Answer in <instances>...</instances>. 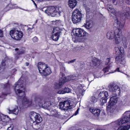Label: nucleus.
Wrapping results in <instances>:
<instances>
[{
	"instance_id": "nucleus-23",
	"label": "nucleus",
	"mask_w": 130,
	"mask_h": 130,
	"mask_svg": "<svg viewBox=\"0 0 130 130\" xmlns=\"http://www.w3.org/2000/svg\"><path fill=\"white\" fill-rule=\"evenodd\" d=\"M115 50L117 54H123L124 53V49L122 47H120V48L118 47H115Z\"/></svg>"
},
{
	"instance_id": "nucleus-7",
	"label": "nucleus",
	"mask_w": 130,
	"mask_h": 130,
	"mask_svg": "<svg viewBox=\"0 0 130 130\" xmlns=\"http://www.w3.org/2000/svg\"><path fill=\"white\" fill-rule=\"evenodd\" d=\"M82 14L78 9H76L73 12L72 16V20L74 24L79 22L82 18Z\"/></svg>"
},
{
	"instance_id": "nucleus-34",
	"label": "nucleus",
	"mask_w": 130,
	"mask_h": 130,
	"mask_svg": "<svg viewBox=\"0 0 130 130\" xmlns=\"http://www.w3.org/2000/svg\"><path fill=\"white\" fill-rule=\"evenodd\" d=\"M62 9L61 7H59L58 9L57 10V13L59 15V16H60L61 15H63V12L62 11Z\"/></svg>"
},
{
	"instance_id": "nucleus-25",
	"label": "nucleus",
	"mask_w": 130,
	"mask_h": 130,
	"mask_svg": "<svg viewBox=\"0 0 130 130\" xmlns=\"http://www.w3.org/2000/svg\"><path fill=\"white\" fill-rule=\"evenodd\" d=\"M92 62L93 64V65L92 66H99L101 63V62L98 59L95 58H94L92 60Z\"/></svg>"
},
{
	"instance_id": "nucleus-39",
	"label": "nucleus",
	"mask_w": 130,
	"mask_h": 130,
	"mask_svg": "<svg viewBox=\"0 0 130 130\" xmlns=\"http://www.w3.org/2000/svg\"><path fill=\"white\" fill-rule=\"evenodd\" d=\"M64 93H70L71 92V89L69 88H65L64 89Z\"/></svg>"
},
{
	"instance_id": "nucleus-37",
	"label": "nucleus",
	"mask_w": 130,
	"mask_h": 130,
	"mask_svg": "<svg viewBox=\"0 0 130 130\" xmlns=\"http://www.w3.org/2000/svg\"><path fill=\"white\" fill-rule=\"evenodd\" d=\"M5 61H2L1 62V64L0 65V70L2 69H3L4 68V66L6 65Z\"/></svg>"
},
{
	"instance_id": "nucleus-19",
	"label": "nucleus",
	"mask_w": 130,
	"mask_h": 130,
	"mask_svg": "<svg viewBox=\"0 0 130 130\" xmlns=\"http://www.w3.org/2000/svg\"><path fill=\"white\" fill-rule=\"evenodd\" d=\"M89 110L96 117H98L100 115V110L99 109H95L93 107L90 108Z\"/></svg>"
},
{
	"instance_id": "nucleus-29",
	"label": "nucleus",
	"mask_w": 130,
	"mask_h": 130,
	"mask_svg": "<svg viewBox=\"0 0 130 130\" xmlns=\"http://www.w3.org/2000/svg\"><path fill=\"white\" fill-rule=\"evenodd\" d=\"M130 127L129 125H127L126 126H124L123 127H120L117 130H128Z\"/></svg>"
},
{
	"instance_id": "nucleus-55",
	"label": "nucleus",
	"mask_w": 130,
	"mask_h": 130,
	"mask_svg": "<svg viewBox=\"0 0 130 130\" xmlns=\"http://www.w3.org/2000/svg\"><path fill=\"white\" fill-rule=\"evenodd\" d=\"M115 71H117L118 72H121V71H120L119 68H117L115 70Z\"/></svg>"
},
{
	"instance_id": "nucleus-32",
	"label": "nucleus",
	"mask_w": 130,
	"mask_h": 130,
	"mask_svg": "<svg viewBox=\"0 0 130 130\" xmlns=\"http://www.w3.org/2000/svg\"><path fill=\"white\" fill-rule=\"evenodd\" d=\"M68 78L69 80H72L78 79H79L80 78V77H77V76H75L71 75L69 76L68 77Z\"/></svg>"
},
{
	"instance_id": "nucleus-15",
	"label": "nucleus",
	"mask_w": 130,
	"mask_h": 130,
	"mask_svg": "<svg viewBox=\"0 0 130 130\" xmlns=\"http://www.w3.org/2000/svg\"><path fill=\"white\" fill-rule=\"evenodd\" d=\"M70 104V102L69 101H66L63 102H60L59 106L61 110L65 111L72 108Z\"/></svg>"
},
{
	"instance_id": "nucleus-47",
	"label": "nucleus",
	"mask_w": 130,
	"mask_h": 130,
	"mask_svg": "<svg viewBox=\"0 0 130 130\" xmlns=\"http://www.w3.org/2000/svg\"><path fill=\"white\" fill-rule=\"evenodd\" d=\"M74 2L77 3V2L76 0H69V3H74Z\"/></svg>"
},
{
	"instance_id": "nucleus-58",
	"label": "nucleus",
	"mask_w": 130,
	"mask_h": 130,
	"mask_svg": "<svg viewBox=\"0 0 130 130\" xmlns=\"http://www.w3.org/2000/svg\"><path fill=\"white\" fill-rule=\"evenodd\" d=\"M57 118H61V117H60V116L58 114H57Z\"/></svg>"
},
{
	"instance_id": "nucleus-27",
	"label": "nucleus",
	"mask_w": 130,
	"mask_h": 130,
	"mask_svg": "<svg viewBox=\"0 0 130 130\" xmlns=\"http://www.w3.org/2000/svg\"><path fill=\"white\" fill-rule=\"evenodd\" d=\"M15 87L16 89L17 88H23V87L22 81L21 80H18L15 84Z\"/></svg>"
},
{
	"instance_id": "nucleus-41",
	"label": "nucleus",
	"mask_w": 130,
	"mask_h": 130,
	"mask_svg": "<svg viewBox=\"0 0 130 130\" xmlns=\"http://www.w3.org/2000/svg\"><path fill=\"white\" fill-rule=\"evenodd\" d=\"M60 67V70L62 72H63L65 71V69L63 66L62 65H61Z\"/></svg>"
},
{
	"instance_id": "nucleus-51",
	"label": "nucleus",
	"mask_w": 130,
	"mask_h": 130,
	"mask_svg": "<svg viewBox=\"0 0 130 130\" xmlns=\"http://www.w3.org/2000/svg\"><path fill=\"white\" fill-rule=\"evenodd\" d=\"M126 103V101H121L120 103L122 105H125V104Z\"/></svg>"
},
{
	"instance_id": "nucleus-53",
	"label": "nucleus",
	"mask_w": 130,
	"mask_h": 130,
	"mask_svg": "<svg viewBox=\"0 0 130 130\" xmlns=\"http://www.w3.org/2000/svg\"><path fill=\"white\" fill-rule=\"evenodd\" d=\"M125 2L127 4L130 5V0H126Z\"/></svg>"
},
{
	"instance_id": "nucleus-31",
	"label": "nucleus",
	"mask_w": 130,
	"mask_h": 130,
	"mask_svg": "<svg viewBox=\"0 0 130 130\" xmlns=\"http://www.w3.org/2000/svg\"><path fill=\"white\" fill-rule=\"evenodd\" d=\"M97 101V99L94 96L91 97L90 99V102L91 104H93L95 103Z\"/></svg>"
},
{
	"instance_id": "nucleus-46",
	"label": "nucleus",
	"mask_w": 130,
	"mask_h": 130,
	"mask_svg": "<svg viewBox=\"0 0 130 130\" xmlns=\"http://www.w3.org/2000/svg\"><path fill=\"white\" fill-rule=\"evenodd\" d=\"M111 1L115 5H116L117 4V0H111Z\"/></svg>"
},
{
	"instance_id": "nucleus-11",
	"label": "nucleus",
	"mask_w": 130,
	"mask_h": 130,
	"mask_svg": "<svg viewBox=\"0 0 130 130\" xmlns=\"http://www.w3.org/2000/svg\"><path fill=\"white\" fill-rule=\"evenodd\" d=\"M1 88L2 90L4 91L2 92V95H7L8 91L10 90V85L8 80L7 83H2L1 84Z\"/></svg>"
},
{
	"instance_id": "nucleus-26",
	"label": "nucleus",
	"mask_w": 130,
	"mask_h": 130,
	"mask_svg": "<svg viewBox=\"0 0 130 130\" xmlns=\"http://www.w3.org/2000/svg\"><path fill=\"white\" fill-rule=\"evenodd\" d=\"M63 23L62 21L60 20H57V27H58V28L60 31H59V33H60L61 32L60 31L62 30L63 28Z\"/></svg>"
},
{
	"instance_id": "nucleus-54",
	"label": "nucleus",
	"mask_w": 130,
	"mask_h": 130,
	"mask_svg": "<svg viewBox=\"0 0 130 130\" xmlns=\"http://www.w3.org/2000/svg\"><path fill=\"white\" fill-rule=\"evenodd\" d=\"M57 20H56L55 21H53L52 22L53 23H52V26H53V24H56L57 22H56V21Z\"/></svg>"
},
{
	"instance_id": "nucleus-10",
	"label": "nucleus",
	"mask_w": 130,
	"mask_h": 130,
	"mask_svg": "<svg viewBox=\"0 0 130 130\" xmlns=\"http://www.w3.org/2000/svg\"><path fill=\"white\" fill-rule=\"evenodd\" d=\"M108 96L109 94L107 92L103 91L100 93L98 95V98L101 103L103 104L106 102Z\"/></svg>"
},
{
	"instance_id": "nucleus-61",
	"label": "nucleus",
	"mask_w": 130,
	"mask_h": 130,
	"mask_svg": "<svg viewBox=\"0 0 130 130\" xmlns=\"http://www.w3.org/2000/svg\"><path fill=\"white\" fill-rule=\"evenodd\" d=\"M32 28H30V27H28V30H32Z\"/></svg>"
},
{
	"instance_id": "nucleus-52",
	"label": "nucleus",
	"mask_w": 130,
	"mask_h": 130,
	"mask_svg": "<svg viewBox=\"0 0 130 130\" xmlns=\"http://www.w3.org/2000/svg\"><path fill=\"white\" fill-rule=\"evenodd\" d=\"M79 110V108H78L76 111L75 112V113L73 114V115H72V116H73L75 115L76 116L77 115L78 113V111Z\"/></svg>"
},
{
	"instance_id": "nucleus-4",
	"label": "nucleus",
	"mask_w": 130,
	"mask_h": 130,
	"mask_svg": "<svg viewBox=\"0 0 130 130\" xmlns=\"http://www.w3.org/2000/svg\"><path fill=\"white\" fill-rule=\"evenodd\" d=\"M21 88H14V90L16 95L19 98L22 99V104L24 106L26 104H28L29 106L32 103V101H29L27 99L25 96V94L24 91L20 89Z\"/></svg>"
},
{
	"instance_id": "nucleus-64",
	"label": "nucleus",
	"mask_w": 130,
	"mask_h": 130,
	"mask_svg": "<svg viewBox=\"0 0 130 130\" xmlns=\"http://www.w3.org/2000/svg\"><path fill=\"white\" fill-rule=\"evenodd\" d=\"M124 7H125V6H124V5L123 6V7H122V9H123V8H124Z\"/></svg>"
},
{
	"instance_id": "nucleus-22",
	"label": "nucleus",
	"mask_w": 130,
	"mask_h": 130,
	"mask_svg": "<svg viewBox=\"0 0 130 130\" xmlns=\"http://www.w3.org/2000/svg\"><path fill=\"white\" fill-rule=\"evenodd\" d=\"M57 27H55L53 28V31L51 37L53 40L57 41Z\"/></svg>"
},
{
	"instance_id": "nucleus-3",
	"label": "nucleus",
	"mask_w": 130,
	"mask_h": 130,
	"mask_svg": "<svg viewBox=\"0 0 130 130\" xmlns=\"http://www.w3.org/2000/svg\"><path fill=\"white\" fill-rule=\"evenodd\" d=\"M37 67L39 73L42 76H47L52 73V72L50 67L43 62H38Z\"/></svg>"
},
{
	"instance_id": "nucleus-63",
	"label": "nucleus",
	"mask_w": 130,
	"mask_h": 130,
	"mask_svg": "<svg viewBox=\"0 0 130 130\" xmlns=\"http://www.w3.org/2000/svg\"><path fill=\"white\" fill-rule=\"evenodd\" d=\"M34 4H35V6H36V7H37V5H36V4L35 3H34Z\"/></svg>"
},
{
	"instance_id": "nucleus-36",
	"label": "nucleus",
	"mask_w": 130,
	"mask_h": 130,
	"mask_svg": "<svg viewBox=\"0 0 130 130\" xmlns=\"http://www.w3.org/2000/svg\"><path fill=\"white\" fill-rule=\"evenodd\" d=\"M110 66H108L107 67L104 68L103 70V71L104 73H106L107 72L109 71L110 69Z\"/></svg>"
},
{
	"instance_id": "nucleus-40",
	"label": "nucleus",
	"mask_w": 130,
	"mask_h": 130,
	"mask_svg": "<svg viewBox=\"0 0 130 130\" xmlns=\"http://www.w3.org/2000/svg\"><path fill=\"white\" fill-rule=\"evenodd\" d=\"M109 11L114 15H115L116 13V11L113 8L111 9Z\"/></svg>"
},
{
	"instance_id": "nucleus-38",
	"label": "nucleus",
	"mask_w": 130,
	"mask_h": 130,
	"mask_svg": "<svg viewBox=\"0 0 130 130\" xmlns=\"http://www.w3.org/2000/svg\"><path fill=\"white\" fill-rule=\"evenodd\" d=\"M76 4V3L74 2V3H69V5L70 8H73L75 7Z\"/></svg>"
},
{
	"instance_id": "nucleus-57",
	"label": "nucleus",
	"mask_w": 130,
	"mask_h": 130,
	"mask_svg": "<svg viewBox=\"0 0 130 130\" xmlns=\"http://www.w3.org/2000/svg\"><path fill=\"white\" fill-rule=\"evenodd\" d=\"M29 63H28V62H26L25 63V64H26V66H28L29 65Z\"/></svg>"
},
{
	"instance_id": "nucleus-44",
	"label": "nucleus",
	"mask_w": 130,
	"mask_h": 130,
	"mask_svg": "<svg viewBox=\"0 0 130 130\" xmlns=\"http://www.w3.org/2000/svg\"><path fill=\"white\" fill-rule=\"evenodd\" d=\"M76 59H74L68 61L67 62L68 64L72 63L76 61Z\"/></svg>"
},
{
	"instance_id": "nucleus-56",
	"label": "nucleus",
	"mask_w": 130,
	"mask_h": 130,
	"mask_svg": "<svg viewBox=\"0 0 130 130\" xmlns=\"http://www.w3.org/2000/svg\"><path fill=\"white\" fill-rule=\"evenodd\" d=\"M12 128L11 127H10L8 128L7 130H12Z\"/></svg>"
},
{
	"instance_id": "nucleus-28",
	"label": "nucleus",
	"mask_w": 130,
	"mask_h": 130,
	"mask_svg": "<svg viewBox=\"0 0 130 130\" xmlns=\"http://www.w3.org/2000/svg\"><path fill=\"white\" fill-rule=\"evenodd\" d=\"M9 111L11 113H14L16 115H17L19 112L18 107V106H17L16 108H14L13 110H9Z\"/></svg>"
},
{
	"instance_id": "nucleus-18",
	"label": "nucleus",
	"mask_w": 130,
	"mask_h": 130,
	"mask_svg": "<svg viewBox=\"0 0 130 130\" xmlns=\"http://www.w3.org/2000/svg\"><path fill=\"white\" fill-rule=\"evenodd\" d=\"M60 74V78L59 83V85L60 86L64 84L67 81V80L64 74L62 72H61Z\"/></svg>"
},
{
	"instance_id": "nucleus-20",
	"label": "nucleus",
	"mask_w": 130,
	"mask_h": 130,
	"mask_svg": "<svg viewBox=\"0 0 130 130\" xmlns=\"http://www.w3.org/2000/svg\"><path fill=\"white\" fill-rule=\"evenodd\" d=\"M127 114L126 111L123 114V116L121 118L123 123L130 122V119Z\"/></svg>"
},
{
	"instance_id": "nucleus-45",
	"label": "nucleus",
	"mask_w": 130,
	"mask_h": 130,
	"mask_svg": "<svg viewBox=\"0 0 130 130\" xmlns=\"http://www.w3.org/2000/svg\"><path fill=\"white\" fill-rule=\"evenodd\" d=\"M57 93L59 94H63L64 93V91L63 90H59L57 92Z\"/></svg>"
},
{
	"instance_id": "nucleus-24",
	"label": "nucleus",
	"mask_w": 130,
	"mask_h": 130,
	"mask_svg": "<svg viewBox=\"0 0 130 130\" xmlns=\"http://www.w3.org/2000/svg\"><path fill=\"white\" fill-rule=\"evenodd\" d=\"M40 123L39 122V121H34L32 125V128L36 130L39 129L40 127V125L39 124Z\"/></svg>"
},
{
	"instance_id": "nucleus-8",
	"label": "nucleus",
	"mask_w": 130,
	"mask_h": 130,
	"mask_svg": "<svg viewBox=\"0 0 130 130\" xmlns=\"http://www.w3.org/2000/svg\"><path fill=\"white\" fill-rule=\"evenodd\" d=\"M9 34L12 38L17 41L20 40L23 35L22 31L15 29L10 30Z\"/></svg>"
},
{
	"instance_id": "nucleus-42",
	"label": "nucleus",
	"mask_w": 130,
	"mask_h": 130,
	"mask_svg": "<svg viewBox=\"0 0 130 130\" xmlns=\"http://www.w3.org/2000/svg\"><path fill=\"white\" fill-rule=\"evenodd\" d=\"M107 8L109 11L111 9H112V7L111 5H110V4H108L107 5Z\"/></svg>"
},
{
	"instance_id": "nucleus-14",
	"label": "nucleus",
	"mask_w": 130,
	"mask_h": 130,
	"mask_svg": "<svg viewBox=\"0 0 130 130\" xmlns=\"http://www.w3.org/2000/svg\"><path fill=\"white\" fill-rule=\"evenodd\" d=\"M73 31L75 36L79 37H84L86 36L87 33V32L83 29L80 28L74 29Z\"/></svg>"
},
{
	"instance_id": "nucleus-33",
	"label": "nucleus",
	"mask_w": 130,
	"mask_h": 130,
	"mask_svg": "<svg viewBox=\"0 0 130 130\" xmlns=\"http://www.w3.org/2000/svg\"><path fill=\"white\" fill-rule=\"evenodd\" d=\"M82 88L81 87L80 89L78 90V91H77V94L79 95V96H82L84 94V91L82 90Z\"/></svg>"
},
{
	"instance_id": "nucleus-59",
	"label": "nucleus",
	"mask_w": 130,
	"mask_h": 130,
	"mask_svg": "<svg viewBox=\"0 0 130 130\" xmlns=\"http://www.w3.org/2000/svg\"><path fill=\"white\" fill-rule=\"evenodd\" d=\"M128 57H130V51L129 52V54L128 55Z\"/></svg>"
},
{
	"instance_id": "nucleus-6",
	"label": "nucleus",
	"mask_w": 130,
	"mask_h": 130,
	"mask_svg": "<svg viewBox=\"0 0 130 130\" xmlns=\"http://www.w3.org/2000/svg\"><path fill=\"white\" fill-rule=\"evenodd\" d=\"M108 90L110 94L114 95H119L120 93V89L119 87L114 83H111L108 85Z\"/></svg>"
},
{
	"instance_id": "nucleus-12",
	"label": "nucleus",
	"mask_w": 130,
	"mask_h": 130,
	"mask_svg": "<svg viewBox=\"0 0 130 130\" xmlns=\"http://www.w3.org/2000/svg\"><path fill=\"white\" fill-rule=\"evenodd\" d=\"M29 117L31 121L34 120L35 121H39V122H41L42 121V118L40 115L34 111H31L30 113Z\"/></svg>"
},
{
	"instance_id": "nucleus-62",
	"label": "nucleus",
	"mask_w": 130,
	"mask_h": 130,
	"mask_svg": "<svg viewBox=\"0 0 130 130\" xmlns=\"http://www.w3.org/2000/svg\"><path fill=\"white\" fill-rule=\"evenodd\" d=\"M79 42H82V40H80L79 41H78Z\"/></svg>"
},
{
	"instance_id": "nucleus-60",
	"label": "nucleus",
	"mask_w": 130,
	"mask_h": 130,
	"mask_svg": "<svg viewBox=\"0 0 130 130\" xmlns=\"http://www.w3.org/2000/svg\"><path fill=\"white\" fill-rule=\"evenodd\" d=\"M15 51H19V49L18 48H16L15 49Z\"/></svg>"
},
{
	"instance_id": "nucleus-13",
	"label": "nucleus",
	"mask_w": 130,
	"mask_h": 130,
	"mask_svg": "<svg viewBox=\"0 0 130 130\" xmlns=\"http://www.w3.org/2000/svg\"><path fill=\"white\" fill-rule=\"evenodd\" d=\"M10 120V118L8 116L0 113V127L6 125Z\"/></svg>"
},
{
	"instance_id": "nucleus-30",
	"label": "nucleus",
	"mask_w": 130,
	"mask_h": 130,
	"mask_svg": "<svg viewBox=\"0 0 130 130\" xmlns=\"http://www.w3.org/2000/svg\"><path fill=\"white\" fill-rule=\"evenodd\" d=\"M122 121V119L121 118L116 121L114 122V123L116 124L117 125H121L124 124Z\"/></svg>"
},
{
	"instance_id": "nucleus-9",
	"label": "nucleus",
	"mask_w": 130,
	"mask_h": 130,
	"mask_svg": "<svg viewBox=\"0 0 130 130\" xmlns=\"http://www.w3.org/2000/svg\"><path fill=\"white\" fill-rule=\"evenodd\" d=\"M130 11L129 8L128 7H126L125 9L123 10L121 13L120 15V17H117L116 20H117V18H119V21L120 22V24H123L124 25L123 23H121L119 21V20L120 18L121 21L124 20L128 18L129 17V12Z\"/></svg>"
},
{
	"instance_id": "nucleus-1",
	"label": "nucleus",
	"mask_w": 130,
	"mask_h": 130,
	"mask_svg": "<svg viewBox=\"0 0 130 130\" xmlns=\"http://www.w3.org/2000/svg\"><path fill=\"white\" fill-rule=\"evenodd\" d=\"M55 87L51 88H49L46 90L45 93L48 94L47 98L44 100V98L42 96H36L35 98V100L40 105H42L44 103V106L45 107H49L51 105V103H53V101L55 100V93L54 90L57 89V83L55 84Z\"/></svg>"
},
{
	"instance_id": "nucleus-17",
	"label": "nucleus",
	"mask_w": 130,
	"mask_h": 130,
	"mask_svg": "<svg viewBox=\"0 0 130 130\" xmlns=\"http://www.w3.org/2000/svg\"><path fill=\"white\" fill-rule=\"evenodd\" d=\"M116 60L119 63L124 65L125 63V61L124 57V55L120 54L116 58Z\"/></svg>"
},
{
	"instance_id": "nucleus-50",
	"label": "nucleus",
	"mask_w": 130,
	"mask_h": 130,
	"mask_svg": "<svg viewBox=\"0 0 130 130\" xmlns=\"http://www.w3.org/2000/svg\"><path fill=\"white\" fill-rule=\"evenodd\" d=\"M110 59L109 58H108L106 59V64H108L110 62Z\"/></svg>"
},
{
	"instance_id": "nucleus-49",
	"label": "nucleus",
	"mask_w": 130,
	"mask_h": 130,
	"mask_svg": "<svg viewBox=\"0 0 130 130\" xmlns=\"http://www.w3.org/2000/svg\"><path fill=\"white\" fill-rule=\"evenodd\" d=\"M3 36V31L0 29V37H2Z\"/></svg>"
},
{
	"instance_id": "nucleus-48",
	"label": "nucleus",
	"mask_w": 130,
	"mask_h": 130,
	"mask_svg": "<svg viewBox=\"0 0 130 130\" xmlns=\"http://www.w3.org/2000/svg\"><path fill=\"white\" fill-rule=\"evenodd\" d=\"M74 2L77 3V2L76 0H69V3H74Z\"/></svg>"
},
{
	"instance_id": "nucleus-2",
	"label": "nucleus",
	"mask_w": 130,
	"mask_h": 130,
	"mask_svg": "<svg viewBox=\"0 0 130 130\" xmlns=\"http://www.w3.org/2000/svg\"><path fill=\"white\" fill-rule=\"evenodd\" d=\"M119 19L118 18L115 20L114 25L117 28L115 32L111 30L108 31L107 34V37L108 39H112L115 38V42L116 44H119L122 40V36L121 29L123 27V24H120Z\"/></svg>"
},
{
	"instance_id": "nucleus-21",
	"label": "nucleus",
	"mask_w": 130,
	"mask_h": 130,
	"mask_svg": "<svg viewBox=\"0 0 130 130\" xmlns=\"http://www.w3.org/2000/svg\"><path fill=\"white\" fill-rule=\"evenodd\" d=\"M94 25V23L92 20L87 21L86 23L85 24V27L88 29L92 28Z\"/></svg>"
},
{
	"instance_id": "nucleus-43",
	"label": "nucleus",
	"mask_w": 130,
	"mask_h": 130,
	"mask_svg": "<svg viewBox=\"0 0 130 130\" xmlns=\"http://www.w3.org/2000/svg\"><path fill=\"white\" fill-rule=\"evenodd\" d=\"M32 40L34 42H36L38 41V39L37 37H35L32 38Z\"/></svg>"
},
{
	"instance_id": "nucleus-5",
	"label": "nucleus",
	"mask_w": 130,
	"mask_h": 130,
	"mask_svg": "<svg viewBox=\"0 0 130 130\" xmlns=\"http://www.w3.org/2000/svg\"><path fill=\"white\" fill-rule=\"evenodd\" d=\"M117 95H115L110 98L107 106V110L111 113H113L115 109V105L116 104L119 99Z\"/></svg>"
},
{
	"instance_id": "nucleus-35",
	"label": "nucleus",
	"mask_w": 130,
	"mask_h": 130,
	"mask_svg": "<svg viewBox=\"0 0 130 130\" xmlns=\"http://www.w3.org/2000/svg\"><path fill=\"white\" fill-rule=\"evenodd\" d=\"M25 53V51L24 50L20 49L19 51L17 52V53L18 55H20L24 54Z\"/></svg>"
},
{
	"instance_id": "nucleus-16",
	"label": "nucleus",
	"mask_w": 130,
	"mask_h": 130,
	"mask_svg": "<svg viewBox=\"0 0 130 130\" xmlns=\"http://www.w3.org/2000/svg\"><path fill=\"white\" fill-rule=\"evenodd\" d=\"M45 12L49 15L54 17L57 14V11L54 6H50L47 7V9L45 10Z\"/></svg>"
}]
</instances>
